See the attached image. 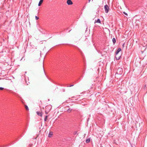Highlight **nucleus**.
<instances>
[{"label": "nucleus", "instance_id": "412c9836", "mask_svg": "<svg viewBox=\"0 0 147 147\" xmlns=\"http://www.w3.org/2000/svg\"><path fill=\"white\" fill-rule=\"evenodd\" d=\"M74 86V85H72L70 86L71 87V86Z\"/></svg>", "mask_w": 147, "mask_h": 147}, {"label": "nucleus", "instance_id": "f8f14e48", "mask_svg": "<svg viewBox=\"0 0 147 147\" xmlns=\"http://www.w3.org/2000/svg\"><path fill=\"white\" fill-rule=\"evenodd\" d=\"M112 41L114 44H115L116 42V40L115 38H113L112 39Z\"/></svg>", "mask_w": 147, "mask_h": 147}, {"label": "nucleus", "instance_id": "5701e85b", "mask_svg": "<svg viewBox=\"0 0 147 147\" xmlns=\"http://www.w3.org/2000/svg\"><path fill=\"white\" fill-rule=\"evenodd\" d=\"M42 69H43V66H42Z\"/></svg>", "mask_w": 147, "mask_h": 147}, {"label": "nucleus", "instance_id": "ddd939ff", "mask_svg": "<svg viewBox=\"0 0 147 147\" xmlns=\"http://www.w3.org/2000/svg\"><path fill=\"white\" fill-rule=\"evenodd\" d=\"M25 106L26 109L28 111L29 110V109H28V107L26 105H25Z\"/></svg>", "mask_w": 147, "mask_h": 147}, {"label": "nucleus", "instance_id": "1a4fd4ad", "mask_svg": "<svg viewBox=\"0 0 147 147\" xmlns=\"http://www.w3.org/2000/svg\"><path fill=\"white\" fill-rule=\"evenodd\" d=\"M53 133L52 132H50L49 134V137L50 138L51 137L53 136Z\"/></svg>", "mask_w": 147, "mask_h": 147}, {"label": "nucleus", "instance_id": "9b49d317", "mask_svg": "<svg viewBox=\"0 0 147 147\" xmlns=\"http://www.w3.org/2000/svg\"><path fill=\"white\" fill-rule=\"evenodd\" d=\"M90 141V138L87 139L86 140V142L87 143H88Z\"/></svg>", "mask_w": 147, "mask_h": 147}, {"label": "nucleus", "instance_id": "7ed1b4c3", "mask_svg": "<svg viewBox=\"0 0 147 147\" xmlns=\"http://www.w3.org/2000/svg\"><path fill=\"white\" fill-rule=\"evenodd\" d=\"M123 71L122 69L121 68H119L117 70V73L119 74H121L122 73Z\"/></svg>", "mask_w": 147, "mask_h": 147}, {"label": "nucleus", "instance_id": "6ab92c4d", "mask_svg": "<svg viewBox=\"0 0 147 147\" xmlns=\"http://www.w3.org/2000/svg\"><path fill=\"white\" fill-rule=\"evenodd\" d=\"M45 113L46 114H47L48 113L46 111H45Z\"/></svg>", "mask_w": 147, "mask_h": 147}, {"label": "nucleus", "instance_id": "39448f33", "mask_svg": "<svg viewBox=\"0 0 147 147\" xmlns=\"http://www.w3.org/2000/svg\"><path fill=\"white\" fill-rule=\"evenodd\" d=\"M36 113L38 115L40 116L41 117H42V112H40L39 111H37L36 112Z\"/></svg>", "mask_w": 147, "mask_h": 147}, {"label": "nucleus", "instance_id": "a211bd4d", "mask_svg": "<svg viewBox=\"0 0 147 147\" xmlns=\"http://www.w3.org/2000/svg\"><path fill=\"white\" fill-rule=\"evenodd\" d=\"M123 13H124L125 15H127V13H125V12H123Z\"/></svg>", "mask_w": 147, "mask_h": 147}, {"label": "nucleus", "instance_id": "9d476101", "mask_svg": "<svg viewBox=\"0 0 147 147\" xmlns=\"http://www.w3.org/2000/svg\"><path fill=\"white\" fill-rule=\"evenodd\" d=\"M121 51V49L120 48H119L116 52V53L117 54L119 53Z\"/></svg>", "mask_w": 147, "mask_h": 147}, {"label": "nucleus", "instance_id": "4468645a", "mask_svg": "<svg viewBox=\"0 0 147 147\" xmlns=\"http://www.w3.org/2000/svg\"><path fill=\"white\" fill-rule=\"evenodd\" d=\"M47 117H48V116L47 115L45 116V118L44 119V120L45 121H47Z\"/></svg>", "mask_w": 147, "mask_h": 147}, {"label": "nucleus", "instance_id": "aec40b11", "mask_svg": "<svg viewBox=\"0 0 147 147\" xmlns=\"http://www.w3.org/2000/svg\"><path fill=\"white\" fill-rule=\"evenodd\" d=\"M124 44H123V47H124Z\"/></svg>", "mask_w": 147, "mask_h": 147}, {"label": "nucleus", "instance_id": "6e6552de", "mask_svg": "<svg viewBox=\"0 0 147 147\" xmlns=\"http://www.w3.org/2000/svg\"><path fill=\"white\" fill-rule=\"evenodd\" d=\"M43 0H40L38 4V6H40L42 3L43 2Z\"/></svg>", "mask_w": 147, "mask_h": 147}, {"label": "nucleus", "instance_id": "20e7f679", "mask_svg": "<svg viewBox=\"0 0 147 147\" xmlns=\"http://www.w3.org/2000/svg\"><path fill=\"white\" fill-rule=\"evenodd\" d=\"M121 55L120 54H119V53L117 54L116 53V56L115 57L117 59L119 60L120 59L121 57Z\"/></svg>", "mask_w": 147, "mask_h": 147}, {"label": "nucleus", "instance_id": "423d86ee", "mask_svg": "<svg viewBox=\"0 0 147 147\" xmlns=\"http://www.w3.org/2000/svg\"><path fill=\"white\" fill-rule=\"evenodd\" d=\"M67 3L68 5H71L73 3L71 0H67Z\"/></svg>", "mask_w": 147, "mask_h": 147}, {"label": "nucleus", "instance_id": "4be33fe9", "mask_svg": "<svg viewBox=\"0 0 147 147\" xmlns=\"http://www.w3.org/2000/svg\"><path fill=\"white\" fill-rule=\"evenodd\" d=\"M90 0H89V2H90Z\"/></svg>", "mask_w": 147, "mask_h": 147}, {"label": "nucleus", "instance_id": "f257e3e1", "mask_svg": "<svg viewBox=\"0 0 147 147\" xmlns=\"http://www.w3.org/2000/svg\"><path fill=\"white\" fill-rule=\"evenodd\" d=\"M33 54L34 56L37 58H38V57L40 56V53L39 51L36 52L35 51H34Z\"/></svg>", "mask_w": 147, "mask_h": 147}, {"label": "nucleus", "instance_id": "f03ea898", "mask_svg": "<svg viewBox=\"0 0 147 147\" xmlns=\"http://www.w3.org/2000/svg\"><path fill=\"white\" fill-rule=\"evenodd\" d=\"M104 9L105 12L106 13H108L109 11V8L107 5H106L105 6Z\"/></svg>", "mask_w": 147, "mask_h": 147}, {"label": "nucleus", "instance_id": "f3484780", "mask_svg": "<svg viewBox=\"0 0 147 147\" xmlns=\"http://www.w3.org/2000/svg\"><path fill=\"white\" fill-rule=\"evenodd\" d=\"M4 89V88H3L2 87H0V90H2Z\"/></svg>", "mask_w": 147, "mask_h": 147}, {"label": "nucleus", "instance_id": "0eeeda50", "mask_svg": "<svg viewBox=\"0 0 147 147\" xmlns=\"http://www.w3.org/2000/svg\"><path fill=\"white\" fill-rule=\"evenodd\" d=\"M96 23L101 24V21L99 19H98L96 21H95L94 23L95 24Z\"/></svg>", "mask_w": 147, "mask_h": 147}, {"label": "nucleus", "instance_id": "2eb2a0df", "mask_svg": "<svg viewBox=\"0 0 147 147\" xmlns=\"http://www.w3.org/2000/svg\"><path fill=\"white\" fill-rule=\"evenodd\" d=\"M35 18L36 20H37L39 19V18L37 16H35Z\"/></svg>", "mask_w": 147, "mask_h": 147}, {"label": "nucleus", "instance_id": "dca6fc26", "mask_svg": "<svg viewBox=\"0 0 147 147\" xmlns=\"http://www.w3.org/2000/svg\"><path fill=\"white\" fill-rule=\"evenodd\" d=\"M68 112H70L71 111V110L70 109H69L67 110Z\"/></svg>", "mask_w": 147, "mask_h": 147}]
</instances>
